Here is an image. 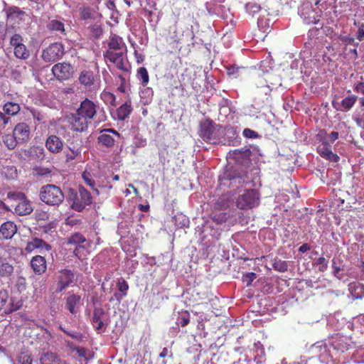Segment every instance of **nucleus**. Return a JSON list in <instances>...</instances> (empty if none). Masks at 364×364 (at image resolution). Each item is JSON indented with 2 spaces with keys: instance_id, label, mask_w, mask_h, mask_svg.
<instances>
[{
  "instance_id": "680f3d73",
  "label": "nucleus",
  "mask_w": 364,
  "mask_h": 364,
  "mask_svg": "<svg viewBox=\"0 0 364 364\" xmlns=\"http://www.w3.org/2000/svg\"><path fill=\"white\" fill-rule=\"evenodd\" d=\"M356 38L358 41H362L364 39V23H361L358 29Z\"/></svg>"
},
{
  "instance_id": "5fc2aeb1",
  "label": "nucleus",
  "mask_w": 364,
  "mask_h": 364,
  "mask_svg": "<svg viewBox=\"0 0 364 364\" xmlns=\"http://www.w3.org/2000/svg\"><path fill=\"white\" fill-rule=\"evenodd\" d=\"M242 134L247 139H257L259 136L257 132L249 128H245L242 132Z\"/></svg>"
},
{
  "instance_id": "4468645a",
  "label": "nucleus",
  "mask_w": 364,
  "mask_h": 364,
  "mask_svg": "<svg viewBox=\"0 0 364 364\" xmlns=\"http://www.w3.org/2000/svg\"><path fill=\"white\" fill-rule=\"evenodd\" d=\"M317 151L321 157L328 161L338 162L340 159L336 154L332 152L331 145L326 141L317 147Z\"/></svg>"
},
{
  "instance_id": "13d9d810",
  "label": "nucleus",
  "mask_w": 364,
  "mask_h": 364,
  "mask_svg": "<svg viewBox=\"0 0 364 364\" xmlns=\"http://www.w3.org/2000/svg\"><path fill=\"white\" fill-rule=\"evenodd\" d=\"M189 322H190L189 314L187 311H186L185 314L182 315L181 316V318H179L178 323L182 327H185V326H186L189 323Z\"/></svg>"
},
{
  "instance_id": "3c124183",
  "label": "nucleus",
  "mask_w": 364,
  "mask_h": 364,
  "mask_svg": "<svg viewBox=\"0 0 364 364\" xmlns=\"http://www.w3.org/2000/svg\"><path fill=\"white\" fill-rule=\"evenodd\" d=\"M23 43V38L20 34L16 33L13 35L10 39V45L14 48H16Z\"/></svg>"
},
{
  "instance_id": "a878e982",
  "label": "nucleus",
  "mask_w": 364,
  "mask_h": 364,
  "mask_svg": "<svg viewBox=\"0 0 364 364\" xmlns=\"http://www.w3.org/2000/svg\"><path fill=\"white\" fill-rule=\"evenodd\" d=\"M193 306L205 305L208 304L210 299L207 292H196L192 293Z\"/></svg>"
},
{
  "instance_id": "f704fd0d",
  "label": "nucleus",
  "mask_w": 364,
  "mask_h": 364,
  "mask_svg": "<svg viewBox=\"0 0 364 364\" xmlns=\"http://www.w3.org/2000/svg\"><path fill=\"white\" fill-rule=\"evenodd\" d=\"M272 265L274 270L279 272H284L288 269L287 262L277 257L272 259Z\"/></svg>"
},
{
  "instance_id": "69168bd1",
  "label": "nucleus",
  "mask_w": 364,
  "mask_h": 364,
  "mask_svg": "<svg viewBox=\"0 0 364 364\" xmlns=\"http://www.w3.org/2000/svg\"><path fill=\"white\" fill-rule=\"evenodd\" d=\"M82 178L85 180V181L86 182V183L88 186H91V174L90 173V172H88L87 170H85L84 171V173H82Z\"/></svg>"
},
{
  "instance_id": "a18cd8bd",
  "label": "nucleus",
  "mask_w": 364,
  "mask_h": 364,
  "mask_svg": "<svg viewBox=\"0 0 364 364\" xmlns=\"http://www.w3.org/2000/svg\"><path fill=\"white\" fill-rule=\"evenodd\" d=\"M4 173L5 177L9 179H14L17 177V169L14 166H8L4 168Z\"/></svg>"
},
{
  "instance_id": "f03ea898",
  "label": "nucleus",
  "mask_w": 364,
  "mask_h": 364,
  "mask_svg": "<svg viewBox=\"0 0 364 364\" xmlns=\"http://www.w3.org/2000/svg\"><path fill=\"white\" fill-rule=\"evenodd\" d=\"M39 198L48 205L59 206L63 202L65 196L60 187L54 184H47L41 188Z\"/></svg>"
},
{
  "instance_id": "49530a36",
  "label": "nucleus",
  "mask_w": 364,
  "mask_h": 364,
  "mask_svg": "<svg viewBox=\"0 0 364 364\" xmlns=\"http://www.w3.org/2000/svg\"><path fill=\"white\" fill-rule=\"evenodd\" d=\"M229 207V203L224 197L219 198L215 203L213 208L215 210H223Z\"/></svg>"
},
{
  "instance_id": "c9c22d12",
  "label": "nucleus",
  "mask_w": 364,
  "mask_h": 364,
  "mask_svg": "<svg viewBox=\"0 0 364 364\" xmlns=\"http://www.w3.org/2000/svg\"><path fill=\"white\" fill-rule=\"evenodd\" d=\"M136 77L141 81L143 86H146L149 82V75L146 68L140 67L136 71Z\"/></svg>"
},
{
  "instance_id": "a19ab883",
  "label": "nucleus",
  "mask_w": 364,
  "mask_h": 364,
  "mask_svg": "<svg viewBox=\"0 0 364 364\" xmlns=\"http://www.w3.org/2000/svg\"><path fill=\"white\" fill-rule=\"evenodd\" d=\"M79 81L81 85L85 87H90L91 85V73L89 70H84L80 73L79 76Z\"/></svg>"
},
{
  "instance_id": "37998d69",
  "label": "nucleus",
  "mask_w": 364,
  "mask_h": 364,
  "mask_svg": "<svg viewBox=\"0 0 364 364\" xmlns=\"http://www.w3.org/2000/svg\"><path fill=\"white\" fill-rule=\"evenodd\" d=\"M314 264L318 267V269L321 272H324L327 270L328 267V262L323 257L317 258Z\"/></svg>"
},
{
  "instance_id": "423d86ee",
  "label": "nucleus",
  "mask_w": 364,
  "mask_h": 364,
  "mask_svg": "<svg viewBox=\"0 0 364 364\" xmlns=\"http://www.w3.org/2000/svg\"><path fill=\"white\" fill-rule=\"evenodd\" d=\"M99 136H97V143L101 146L106 148H112L116 141V139H119L120 134L112 128L97 129Z\"/></svg>"
},
{
  "instance_id": "cd10ccee",
  "label": "nucleus",
  "mask_w": 364,
  "mask_h": 364,
  "mask_svg": "<svg viewBox=\"0 0 364 364\" xmlns=\"http://www.w3.org/2000/svg\"><path fill=\"white\" fill-rule=\"evenodd\" d=\"M14 53L16 58L21 60H26L30 57V52L24 44L14 48Z\"/></svg>"
},
{
  "instance_id": "39448f33",
  "label": "nucleus",
  "mask_w": 364,
  "mask_h": 364,
  "mask_svg": "<svg viewBox=\"0 0 364 364\" xmlns=\"http://www.w3.org/2000/svg\"><path fill=\"white\" fill-rule=\"evenodd\" d=\"M259 203V194L255 189H248L236 199V206L241 210L252 209Z\"/></svg>"
},
{
  "instance_id": "bf43d9fd",
  "label": "nucleus",
  "mask_w": 364,
  "mask_h": 364,
  "mask_svg": "<svg viewBox=\"0 0 364 364\" xmlns=\"http://www.w3.org/2000/svg\"><path fill=\"white\" fill-rule=\"evenodd\" d=\"M79 154L77 150H73L70 149L69 151L66 153V161H70L74 160L77 156Z\"/></svg>"
},
{
  "instance_id": "79ce46f5",
  "label": "nucleus",
  "mask_w": 364,
  "mask_h": 364,
  "mask_svg": "<svg viewBox=\"0 0 364 364\" xmlns=\"http://www.w3.org/2000/svg\"><path fill=\"white\" fill-rule=\"evenodd\" d=\"M92 326L97 333H102L106 329V326L104 322L96 316V313L95 314V316L92 317Z\"/></svg>"
},
{
  "instance_id": "20e7f679",
  "label": "nucleus",
  "mask_w": 364,
  "mask_h": 364,
  "mask_svg": "<svg viewBox=\"0 0 364 364\" xmlns=\"http://www.w3.org/2000/svg\"><path fill=\"white\" fill-rule=\"evenodd\" d=\"M222 127L214 124L211 120H206L200 124V136L205 141L216 144L222 135Z\"/></svg>"
},
{
  "instance_id": "a211bd4d",
  "label": "nucleus",
  "mask_w": 364,
  "mask_h": 364,
  "mask_svg": "<svg viewBox=\"0 0 364 364\" xmlns=\"http://www.w3.org/2000/svg\"><path fill=\"white\" fill-rule=\"evenodd\" d=\"M16 232V225L11 221L4 223L0 227V235L6 240L11 239Z\"/></svg>"
},
{
  "instance_id": "7ed1b4c3",
  "label": "nucleus",
  "mask_w": 364,
  "mask_h": 364,
  "mask_svg": "<svg viewBox=\"0 0 364 364\" xmlns=\"http://www.w3.org/2000/svg\"><path fill=\"white\" fill-rule=\"evenodd\" d=\"M66 199L70 207L77 211L82 210L91 203L90 193L82 186L79 187L78 192L73 188H68Z\"/></svg>"
},
{
  "instance_id": "58836bf2",
  "label": "nucleus",
  "mask_w": 364,
  "mask_h": 364,
  "mask_svg": "<svg viewBox=\"0 0 364 364\" xmlns=\"http://www.w3.org/2000/svg\"><path fill=\"white\" fill-rule=\"evenodd\" d=\"M349 289L352 295L355 298H361L363 292L361 284L358 282H353L349 284Z\"/></svg>"
},
{
  "instance_id": "4be33fe9",
  "label": "nucleus",
  "mask_w": 364,
  "mask_h": 364,
  "mask_svg": "<svg viewBox=\"0 0 364 364\" xmlns=\"http://www.w3.org/2000/svg\"><path fill=\"white\" fill-rule=\"evenodd\" d=\"M8 299V291L5 289L0 290V311L4 309L6 314L13 312L18 309V307H14L12 304L7 305Z\"/></svg>"
},
{
  "instance_id": "9b49d317",
  "label": "nucleus",
  "mask_w": 364,
  "mask_h": 364,
  "mask_svg": "<svg viewBox=\"0 0 364 364\" xmlns=\"http://www.w3.org/2000/svg\"><path fill=\"white\" fill-rule=\"evenodd\" d=\"M220 181L221 185H228L229 187H232L234 189L235 188L237 189L242 188L248 183L245 178L241 176L232 177H230L229 175L223 176V177L220 178Z\"/></svg>"
},
{
  "instance_id": "8fccbe9b",
  "label": "nucleus",
  "mask_w": 364,
  "mask_h": 364,
  "mask_svg": "<svg viewBox=\"0 0 364 364\" xmlns=\"http://www.w3.org/2000/svg\"><path fill=\"white\" fill-rule=\"evenodd\" d=\"M338 38L345 45V46L353 45V46L358 47L359 46V43L355 42L354 38L350 36L349 35L340 36Z\"/></svg>"
},
{
  "instance_id": "473e14b6",
  "label": "nucleus",
  "mask_w": 364,
  "mask_h": 364,
  "mask_svg": "<svg viewBox=\"0 0 364 364\" xmlns=\"http://www.w3.org/2000/svg\"><path fill=\"white\" fill-rule=\"evenodd\" d=\"M183 31L179 30L176 25L173 27V31L170 36L171 43L179 44L183 41Z\"/></svg>"
},
{
  "instance_id": "c03bdc74",
  "label": "nucleus",
  "mask_w": 364,
  "mask_h": 364,
  "mask_svg": "<svg viewBox=\"0 0 364 364\" xmlns=\"http://www.w3.org/2000/svg\"><path fill=\"white\" fill-rule=\"evenodd\" d=\"M101 99L107 104L115 106L116 97L114 95L109 92H103L101 95Z\"/></svg>"
},
{
  "instance_id": "2f4dec72",
  "label": "nucleus",
  "mask_w": 364,
  "mask_h": 364,
  "mask_svg": "<svg viewBox=\"0 0 364 364\" xmlns=\"http://www.w3.org/2000/svg\"><path fill=\"white\" fill-rule=\"evenodd\" d=\"M41 364H58L59 359L56 354L53 353H44L41 359Z\"/></svg>"
},
{
  "instance_id": "6e6552de",
  "label": "nucleus",
  "mask_w": 364,
  "mask_h": 364,
  "mask_svg": "<svg viewBox=\"0 0 364 364\" xmlns=\"http://www.w3.org/2000/svg\"><path fill=\"white\" fill-rule=\"evenodd\" d=\"M127 50H106L103 55L109 62L115 64L116 67L121 70L129 73V68L124 65L123 56Z\"/></svg>"
},
{
  "instance_id": "72a5a7b5",
  "label": "nucleus",
  "mask_w": 364,
  "mask_h": 364,
  "mask_svg": "<svg viewBox=\"0 0 364 364\" xmlns=\"http://www.w3.org/2000/svg\"><path fill=\"white\" fill-rule=\"evenodd\" d=\"M2 141L4 144L9 149H14L18 142V140L15 136V135L13 134H5L2 136Z\"/></svg>"
},
{
  "instance_id": "f8f14e48",
  "label": "nucleus",
  "mask_w": 364,
  "mask_h": 364,
  "mask_svg": "<svg viewBox=\"0 0 364 364\" xmlns=\"http://www.w3.org/2000/svg\"><path fill=\"white\" fill-rule=\"evenodd\" d=\"M45 146L50 153L58 154L63 150V141L59 136L51 134L47 137Z\"/></svg>"
},
{
  "instance_id": "e433bc0d",
  "label": "nucleus",
  "mask_w": 364,
  "mask_h": 364,
  "mask_svg": "<svg viewBox=\"0 0 364 364\" xmlns=\"http://www.w3.org/2000/svg\"><path fill=\"white\" fill-rule=\"evenodd\" d=\"M14 272V267L8 262H3L0 264V276L9 278Z\"/></svg>"
},
{
  "instance_id": "c756f323",
  "label": "nucleus",
  "mask_w": 364,
  "mask_h": 364,
  "mask_svg": "<svg viewBox=\"0 0 364 364\" xmlns=\"http://www.w3.org/2000/svg\"><path fill=\"white\" fill-rule=\"evenodd\" d=\"M74 253L79 259L84 261L88 259L90 252L85 245H77L74 250Z\"/></svg>"
},
{
  "instance_id": "b1692460",
  "label": "nucleus",
  "mask_w": 364,
  "mask_h": 364,
  "mask_svg": "<svg viewBox=\"0 0 364 364\" xmlns=\"http://www.w3.org/2000/svg\"><path fill=\"white\" fill-rule=\"evenodd\" d=\"M357 100L358 97L356 95H351L346 97L344 99L342 100L340 108L336 107L334 102H332V105L338 110L348 112L354 106Z\"/></svg>"
},
{
  "instance_id": "6e6d98bb",
  "label": "nucleus",
  "mask_w": 364,
  "mask_h": 364,
  "mask_svg": "<svg viewBox=\"0 0 364 364\" xmlns=\"http://www.w3.org/2000/svg\"><path fill=\"white\" fill-rule=\"evenodd\" d=\"M81 19L87 20L91 17V9L89 7L80 8Z\"/></svg>"
},
{
  "instance_id": "4c0bfd02",
  "label": "nucleus",
  "mask_w": 364,
  "mask_h": 364,
  "mask_svg": "<svg viewBox=\"0 0 364 364\" xmlns=\"http://www.w3.org/2000/svg\"><path fill=\"white\" fill-rule=\"evenodd\" d=\"M85 242V237L80 233L73 234L67 240V245H82V243Z\"/></svg>"
},
{
  "instance_id": "338daca9",
  "label": "nucleus",
  "mask_w": 364,
  "mask_h": 364,
  "mask_svg": "<svg viewBox=\"0 0 364 364\" xmlns=\"http://www.w3.org/2000/svg\"><path fill=\"white\" fill-rule=\"evenodd\" d=\"M134 55L138 64L143 63L144 60V56L142 54L138 53L137 50H134Z\"/></svg>"
},
{
  "instance_id": "864d4df0",
  "label": "nucleus",
  "mask_w": 364,
  "mask_h": 364,
  "mask_svg": "<svg viewBox=\"0 0 364 364\" xmlns=\"http://www.w3.org/2000/svg\"><path fill=\"white\" fill-rule=\"evenodd\" d=\"M7 198L11 200H21L26 198V195L22 192H9Z\"/></svg>"
},
{
  "instance_id": "0e129e2a",
  "label": "nucleus",
  "mask_w": 364,
  "mask_h": 364,
  "mask_svg": "<svg viewBox=\"0 0 364 364\" xmlns=\"http://www.w3.org/2000/svg\"><path fill=\"white\" fill-rule=\"evenodd\" d=\"M354 90L364 95V81L358 82L354 87Z\"/></svg>"
},
{
  "instance_id": "9d476101",
  "label": "nucleus",
  "mask_w": 364,
  "mask_h": 364,
  "mask_svg": "<svg viewBox=\"0 0 364 364\" xmlns=\"http://www.w3.org/2000/svg\"><path fill=\"white\" fill-rule=\"evenodd\" d=\"M73 72V68L70 63H59L54 65L52 68L53 75L59 80H65L69 79Z\"/></svg>"
},
{
  "instance_id": "c85d7f7f",
  "label": "nucleus",
  "mask_w": 364,
  "mask_h": 364,
  "mask_svg": "<svg viewBox=\"0 0 364 364\" xmlns=\"http://www.w3.org/2000/svg\"><path fill=\"white\" fill-rule=\"evenodd\" d=\"M3 109L6 114L14 116L19 112L21 107L18 103L8 102L4 105Z\"/></svg>"
},
{
  "instance_id": "ddd939ff",
  "label": "nucleus",
  "mask_w": 364,
  "mask_h": 364,
  "mask_svg": "<svg viewBox=\"0 0 364 364\" xmlns=\"http://www.w3.org/2000/svg\"><path fill=\"white\" fill-rule=\"evenodd\" d=\"M117 287L119 292H115L113 296L109 299V301L112 302L116 301L118 304H119L122 300L127 295L129 284L125 279L120 278L117 282Z\"/></svg>"
},
{
  "instance_id": "bb28decb",
  "label": "nucleus",
  "mask_w": 364,
  "mask_h": 364,
  "mask_svg": "<svg viewBox=\"0 0 364 364\" xmlns=\"http://www.w3.org/2000/svg\"><path fill=\"white\" fill-rule=\"evenodd\" d=\"M107 119V115L103 109H101L100 107L96 106L92 102V121L95 122V123H100L102 122L106 121Z\"/></svg>"
},
{
  "instance_id": "0eeeda50",
  "label": "nucleus",
  "mask_w": 364,
  "mask_h": 364,
  "mask_svg": "<svg viewBox=\"0 0 364 364\" xmlns=\"http://www.w3.org/2000/svg\"><path fill=\"white\" fill-rule=\"evenodd\" d=\"M64 54L63 45L61 43H53L43 50L41 57L46 62L53 63L60 59Z\"/></svg>"
},
{
  "instance_id": "de8ad7c7",
  "label": "nucleus",
  "mask_w": 364,
  "mask_h": 364,
  "mask_svg": "<svg viewBox=\"0 0 364 364\" xmlns=\"http://www.w3.org/2000/svg\"><path fill=\"white\" fill-rule=\"evenodd\" d=\"M48 28L50 31L64 32V24L57 20H52L48 24Z\"/></svg>"
},
{
  "instance_id": "dca6fc26",
  "label": "nucleus",
  "mask_w": 364,
  "mask_h": 364,
  "mask_svg": "<svg viewBox=\"0 0 364 364\" xmlns=\"http://www.w3.org/2000/svg\"><path fill=\"white\" fill-rule=\"evenodd\" d=\"M31 267L35 274L41 275L46 272L47 264L44 257L36 255L32 257L30 262Z\"/></svg>"
},
{
  "instance_id": "4d7b16f0",
  "label": "nucleus",
  "mask_w": 364,
  "mask_h": 364,
  "mask_svg": "<svg viewBox=\"0 0 364 364\" xmlns=\"http://www.w3.org/2000/svg\"><path fill=\"white\" fill-rule=\"evenodd\" d=\"M103 34L102 28L99 25H95L92 27V38H100Z\"/></svg>"
},
{
  "instance_id": "f3484780",
  "label": "nucleus",
  "mask_w": 364,
  "mask_h": 364,
  "mask_svg": "<svg viewBox=\"0 0 364 364\" xmlns=\"http://www.w3.org/2000/svg\"><path fill=\"white\" fill-rule=\"evenodd\" d=\"M14 134L18 141L24 142L30 138V128L26 123H19L16 125L14 129Z\"/></svg>"
},
{
  "instance_id": "aec40b11",
  "label": "nucleus",
  "mask_w": 364,
  "mask_h": 364,
  "mask_svg": "<svg viewBox=\"0 0 364 364\" xmlns=\"http://www.w3.org/2000/svg\"><path fill=\"white\" fill-rule=\"evenodd\" d=\"M81 305V297L76 294H72L67 297L65 308L73 314L77 312Z\"/></svg>"
},
{
  "instance_id": "393cba45",
  "label": "nucleus",
  "mask_w": 364,
  "mask_h": 364,
  "mask_svg": "<svg viewBox=\"0 0 364 364\" xmlns=\"http://www.w3.org/2000/svg\"><path fill=\"white\" fill-rule=\"evenodd\" d=\"M28 156L35 160L41 161L45 157V150L42 146H33L28 150Z\"/></svg>"
},
{
  "instance_id": "052dcab7",
  "label": "nucleus",
  "mask_w": 364,
  "mask_h": 364,
  "mask_svg": "<svg viewBox=\"0 0 364 364\" xmlns=\"http://www.w3.org/2000/svg\"><path fill=\"white\" fill-rule=\"evenodd\" d=\"M35 171L38 176H46L51 173V170L48 168L38 167Z\"/></svg>"
},
{
  "instance_id": "774afa93",
  "label": "nucleus",
  "mask_w": 364,
  "mask_h": 364,
  "mask_svg": "<svg viewBox=\"0 0 364 364\" xmlns=\"http://www.w3.org/2000/svg\"><path fill=\"white\" fill-rule=\"evenodd\" d=\"M239 70H240L239 68H237L235 66L229 67L228 68V74L229 75H236L238 74Z\"/></svg>"
},
{
  "instance_id": "412c9836",
  "label": "nucleus",
  "mask_w": 364,
  "mask_h": 364,
  "mask_svg": "<svg viewBox=\"0 0 364 364\" xmlns=\"http://www.w3.org/2000/svg\"><path fill=\"white\" fill-rule=\"evenodd\" d=\"M108 50H127V46L123 41L122 38L112 34L108 42Z\"/></svg>"
},
{
  "instance_id": "7c9ffc66",
  "label": "nucleus",
  "mask_w": 364,
  "mask_h": 364,
  "mask_svg": "<svg viewBox=\"0 0 364 364\" xmlns=\"http://www.w3.org/2000/svg\"><path fill=\"white\" fill-rule=\"evenodd\" d=\"M218 211L219 210H213L210 215V218L214 223H215L218 225H221L227 221V213L225 212Z\"/></svg>"
},
{
  "instance_id": "603ef678",
  "label": "nucleus",
  "mask_w": 364,
  "mask_h": 364,
  "mask_svg": "<svg viewBox=\"0 0 364 364\" xmlns=\"http://www.w3.org/2000/svg\"><path fill=\"white\" fill-rule=\"evenodd\" d=\"M257 275L254 272H248L243 275L242 282L246 283L247 287L250 286L252 282L256 279Z\"/></svg>"
},
{
  "instance_id": "e2e57ef3",
  "label": "nucleus",
  "mask_w": 364,
  "mask_h": 364,
  "mask_svg": "<svg viewBox=\"0 0 364 364\" xmlns=\"http://www.w3.org/2000/svg\"><path fill=\"white\" fill-rule=\"evenodd\" d=\"M232 153L235 155L241 154L244 156L249 157L250 156L251 151L249 149H245L244 150L235 149Z\"/></svg>"
},
{
  "instance_id": "ea45409f",
  "label": "nucleus",
  "mask_w": 364,
  "mask_h": 364,
  "mask_svg": "<svg viewBox=\"0 0 364 364\" xmlns=\"http://www.w3.org/2000/svg\"><path fill=\"white\" fill-rule=\"evenodd\" d=\"M358 47L354 46L353 48H348L347 46L344 47L345 58L350 60H355L358 58Z\"/></svg>"
},
{
  "instance_id": "f257e3e1",
  "label": "nucleus",
  "mask_w": 364,
  "mask_h": 364,
  "mask_svg": "<svg viewBox=\"0 0 364 364\" xmlns=\"http://www.w3.org/2000/svg\"><path fill=\"white\" fill-rule=\"evenodd\" d=\"M91 119V100L85 99L82 102L77 113L69 119L73 130L83 132L88 127Z\"/></svg>"
},
{
  "instance_id": "6ab92c4d",
  "label": "nucleus",
  "mask_w": 364,
  "mask_h": 364,
  "mask_svg": "<svg viewBox=\"0 0 364 364\" xmlns=\"http://www.w3.org/2000/svg\"><path fill=\"white\" fill-rule=\"evenodd\" d=\"M132 110V101L128 100L117 109V119L119 121H124L126 119L129 117Z\"/></svg>"
},
{
  "instance_id": "2eb2a0df",
  "label": "nucleus",
  "mask_w": 364,
  "mask_h": 364,
  "mask_svg": "<svg viewBox=\"0 0 364 364\" xmlns=\"http://www.w3.org/2000/svg\"><path fill=\"white\" fill-rule=\"evenodd\" d=\"M40 250V252L43 250L50 251L51 246L46 242L43 240L35 237L31 241L27 242L24 250L26 252H32L34 250Z\"/></svg>"
},
{
  "instance_id": "5701e85b",
  "label": "nucleus",
  "mask_w": 364,
  "mask_h": 364,
  "mask_svg": "<svg viewBox=\"0 0 364 364\" xmlns=\"http://www.w3.org/2000/svg\"><path fill=\"white\" fill-rule=\"evenodd\" d=\"M33 211L31 202L26 199H21L15 207V213L18 215H26Z\"/></svg>"
},
{
  "instance_id": "09e8293b",
  "label": "nucleus",
  "mask_w": 364,
  "mask_h": 364,
  "mask_svg": "<svg viewBox=\"0 0 364 364\" xmlns=\"http://www.w3.org/2000/svg\"><path fill=\"white\" fill-rule=\"evenodd\" d=\"M17 360L20 364H32L33 362L31 355L27 352L20 353L18 355Z\"/></svg>"
},
{
  "instance_id": "1a4fd4ad",
  "label": "nucleus",
  "mask_w": 364,
  "mask_h": 364,
  "mask_svg": "<svg viewBox=\"0 0 364 364\" xmlns=\"http://www.w3.org/2000/svg\"><path fill=\"white\" fill-rule=\"evenodd\" d=\"M75 281V274L70 269H64L59 272L55 292L60 293Z\"/></svg>"
}]
</instances>
